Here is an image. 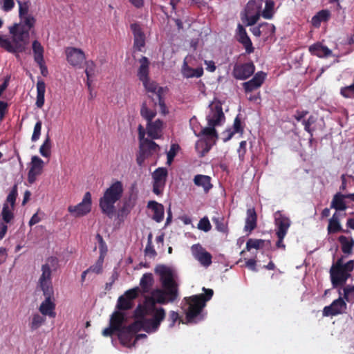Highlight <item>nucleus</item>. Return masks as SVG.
I'll use <instances>...</instances> for the list:
<instances>
[{"label": "nucleus", "instance_id": "21", "mask_svg": "<svg viewBox=\"0 0 354 354\" xmlns=\"http://www.w3.org/2000/svg\"><path fill=\"white\" fill-rule=\"evenodd\" d=\"M162 128L163 122L160 119L148 122L147 124V134L151 139L160 138L162 134Z\"/></svg>", "mask_w": 354, "mask_h": 354}, {"label": "nucleus", "instance_id": "6", "mask_svg": "<svg viewBox=\"0 0 354 354\" xmlns=\"http://www.w3.org/2000/svg\"><path fill=\"white\" fill-rule=\"evenodd\" d=\"M58 265L56 257H50L46 259V263L41 266V274L39 279L38 285L42 292L54 291L52 285V269L55 270Z\"/></svg>", "mask_w": 354, "mask_h": 354}, {"label": "nucleus", "instance_id": "18", "mask_svg": "<svg viewBox=\"0 0 354 354\" xmlns=\"http://www.w3.org/2000/svg\"><path fill=\"white\" fill-rule=\"evenodd\" d=\"M254 65L252 62L235 64L233 69V75L236 79L245 80L254 73Z\"/></svg>", "mask_w": 354, "mask_h": 354}, {"label": "nucleus", "instance_id": "16", "mask_svg": "<svg viewBox=\"0 0 354 354\" xmlns=\"http://www.w3.org/2000/svg\"><path fill=\"white\" fill-rule=\"evenodd\" d=\"M68 62L74 67L81 68L85 61L84 53L80 48L68 47L66 49Z\"/></svg>", "mask_w": 354, "mask_h": 354}, {"label": "nucleus", "instance_id": "28", "mask_svg": "<svg viewBox=\"0 0 354 354\" xmlns=\"http://www.w3.org/2000/svg\"><path fill=\"white\" fill-rule=\"evenodd\" d=\"M211 180L212 178L209 176L197 174L194 176L193 181L195 185L201 187L203 192L207 194L213 187Z\"/></svg>", "mask_w": 354, "mask_h": 354}, {"label": "nucleus", "instance_id": "17", "mask_svg": "<svg viewBox=\"0 0 354 354\" xmlns=\"http://www.w3.org/2000/svg\"><path fill=\"white\" fill-rule=\"evenodd\" d=\"M191 250L194 258L198 261L202 266L208 267L212 264V254L206 251L201 245L199 243L193 245L191 248Z\"/></svg>", "mask_w": 354, "mask_h": 354}, {"label": "nucleus", "instance_id": "3", "mask_svg": "<svg viewBox=\"0 0 354 354\" xmlns=\"http://www.w3.org/2000/svg\"><path fill=\"white\" fill-rule=\"evenodd\" d=\"M154 271L160 277L162 286L160 289L165 291V294L169 297L170 301H176L179 297V290L172 269L165 265H158Z\"/></svg>", "mask_w": 354, "mask_h": 354}, {"label": "nucleus", "instance_id": "64", "mask_svg": "<svg viewBox=\"0 0 354 354\" xmlns=\"http://www.w3.org/2000/svg\"><path fill=\"white\" fill-rule=\"evenodd\" d=\"M166 183L153 180V192L157 195L162 194Z\"/></svg>", "mask_w": 354, "mask_h": 354}, {"label": "nucleus", "instance_id": "58", "mask_svg": "<svg viewBox=\"0 0 354 354\" xmlns=\"http://www.w3.org/2000/svg\"><path fill=\"white\" fill-rule=\"evenodd\" d=\"M124 330H128L134 335L136 333H138L140 330H142L141 319L136 321L133 323L129 325L128 326L124 327Z\"/></svg>", "mask_w": 354, "mask_h": 354}, {"label": "nucleus", "instance_id": "40", "mask_svg": "<svg viewBox=\"0 0 354 354\" xmlns=\"http://www.w3.org/2000/svg\"><path fill=\"white\" fill-rule=\"evenodd\" d=\"M149 315H151V320L153 321L155 325L160 326L161 322L165 319L166 316L165 310L162 308H157L150 311Z\"/></svg>", "mask_w": 354, "mask_h": 354}, {"label": "nucleus", "instance_id": "2", "mask_svg": "<svg viewBox=\"0 0 354 354\" xmlns=\"http://www.w3.org/2000/svg\"><path fill=\"white\" fill-rule=\"evenodd\" d=\"M123 192L122 182L116 180L104 191L103 196L99 200V207L102 212L111 219L116 212L115 203L120 200Z\"/></svg>", "mask_w": 354, "mask_h": 354}, {"label": "nucleus", "instance_id": "7", "mask_svg": "<svg viewBox=\"0 0 354 354\" xmlns=\"http://www.w3.org/2000/svg\"><path fill=\"white\" fill-rule=\"evenodd\" d=\"M209 112L206 116L208 126H219L225 120L223 111L222 102L214 97L213 101L209 104Z\"/></svg>", "mask_w": 354, "mask_h": 354}, {"label": "nucleus", "instance_id": "38", "mask_svg": "<svg viewBox=\"0 0 354 354\" xmlns=\"http://www.w3.org/2000/svg\"><path fill=\"white\" fill-rule=\"evenodd\" d=\"M216 126H208L203 128L198 136L205 137L208 142L212 141L215 144L216 140L218 138V134L215 129Z\"/></svg>", "mask_w": 354, "mask_h": 354}, {"label": "nucleus", "instance_id": "41", "mask_svg": "<svg viewBox=\"0 0 354 354\" xmlns=\"http://www.w3.org/2000/svg\"><path fill=\"white\" fill-rule=\"evenodd\" d=\"M140 115L148 122L152 121L155 118L156 115V111L155 109H150L147 102H145L142 103L140 109Z\"/></svg>", "mask_w": 354, "mask_h": 354}, {"label": "nucleus", "instance_id": "48", "mask_svg": "<svg viewBox=\"0 0 354 354\" xmlns=\"http://www.w3.org/2000/svg\"><path fill=\"white\" fill-rule=\"evenodd\" d=\"M274 3L272 0H267L263 10L262 11L261 15L263 18L270 19H271L274 13Z\"/></svg>", "mask_w": 354, "mask_h": 354}, {"label": "nucleus", "instance_id": "55", "mask_svg": "<svg viewBox=\"0 0 354 354\" xmlns=\"http://www.w3.org/2000/svg\"><path fill=\"white\" fill-rule=\"evenodd\" d=\"M103 263H104V258L102 255H100V257L97 260L95 263L94 265L90 266L87 269V270H88V273L93 272L97 274L102 273V270H103Z\"/></svg>", "mask_w": 354, "mask_h": 354}, {"label": "nucleus", "instance_id": "24", "mask_svg": "<svg viewBox=\"0 0 354 354\" xmlns=\"http://www.w3.org/2000/svg\"><path fill=\"white\" fill-rule=\"evenodd\" d=\"M140 67L138 71V76L140 81L143 82V86L145 88H149L147 87V83L148 81V75H149V61L146 57H142L139 59Z\"/></svg>", "mask_w": 354, "mask_h": 354}, {"label": "nucleus", "instance_id": "62", "mask_svg": "<svg viewBox=\"0 0 354 354\" xmlns=\"http://www.w3.org/2000/svg\"><path fill=\"white\" fill-rule=\"evenodd\" d=\"M212 145L213 144L209 143V142L207 140H205V141L201 140L197 143V145H196L197 148H199L200 147H202V151H201V157L205 156L209 151V150L212 148Z\"/></svg>", "mask_w": 354, "mask_h": 354}, {"label": "nucleus", "instance_id": "26", "mask_svg": "<svg viewBox=\"0 0 354 354\" xmlns=\"http://www.w3.org/2000/svg\"><path fill=\"white\" fill-rule=\"evenodd\" d=\"M257 225V214L254 207L248 208L246 212L244 231L251 233Z\"/></svg>", "mask_w": 354, "mask_h": 354}, {"label": "nucleus", "instance_id": "51", "mask_svg": "<svg viewBox=\"0 0 354 354\" xmlns=\"http://www.w3.org/2000/svg\"><path fill=\"white\" fill-rule=\"evenodd\" d=\"M261 35L265 38L268 39L271 37L275 31V26L269 23L261 24Z\"/></svg>", "mask_w": 354, "mask_h": 354}, {"label": "nucleus", "instance_id": "27", "mask_svg": "<svg viewBox=\"0 0 354 354\" xmlns=\"http://www.w3.org/2000/svg\"><path fill=\"white\" fill-rule=\"evenodd\" d=\"M327 232L328 234H335L337 232H344L346 234L350 232L348 230H344L342 227L338 214L337 212L334 213L333 216L328 220Z\"/></svg>", "mask_w": 354, "mask_h": 354}, {"label": "nucleus", "instance_id": "46", "mask_svg": "<svg viewBox=\"0 0 354 354\" xmlns=\"http://www.w3.org/2000/svg\"><path fill=\"white\" fill-rule=\"evenodd\" d=\"M133 307V303L128 300L124 296H120L117 304L116 308L120 310H128Z\"/></svg>", "mask_w": 354, "mask_h": 354}, {"label": "nucleus", "instance_id": "33", "mask_svg": "<svg viewBox=\"0 0 354 354\" xmlns=\"http://www.w3.org/2000/svg\"><path fill=\"white\" fill-rule=\"evenodd\" d=\"M338 241L341 244V249L344 254L348 255L352 254L354 247V239L353 237L341 235L338 237Z\"/></svg>", "mask_w": 354, "mask_h": 354}, {"label": "nucleus", "instance_id": "61", "mask_svg": "<svg viewBox=\"0 0 354 354\" xmlns=\"http://www.w3.org/2000/svg\"><path fill=\"white\" fill-rule=\"evenodd\" d=\"M42 122L40 120H39L34 127L33 133L31 137V140L32 142H36L39 139L41 136Z\"/></svg>", "mask_w": 354, "mask_h": 354}, {"label": "nucleus", "instance_id": "43", "mask_svg": "<svg viewBox=\"0 0 354 354\" xmlns=\"http://www.w3.org/2000/svg\"><path fill=\"white\" fill-rule=\"evenodd\" d=\"M133 336L134 335L131 334L130 332L124 330V328H123L122 330L118 332V337L120 342H121L122 344L127 346H131Z\"/></svg>", "mask_w": 354, "mask_h": 354}, {"label": "nucleus", "instance_id": "20", "mask_svg": "<svg viewBox=\"0 0 354 354\" xmlns=\"http://www.w3.org/2000/svg\"><path fill=\"white\" fill-rule=\"evenodd\" d=\"M43 160L38 156H35L31 159V166L28 173V180L30 183H33L37 176L40 175L43 169Z\"/></svg>", "mask_w": 354, "mask_h": 354}, {"label": "nucleus", "instance_id": "53", "mask_svg": "<svg viewBox=\"0 0 354 354\" xmlns=\"http://www.w3.org/2000/svg\"><path fill=\"white\" fill-rule=\"evenodd\" d=\"M86 64V68H85V73L87 77V85L88 87L91 86L90 81L91 80V78L95 75V65L92 61H87L85 63Z\"/></svg>", "mask_w": 354, "mask_h": 354}, {"label": "nucleus", "instance_id": "23", "mask_svg": "<svg viewBox=\"0 0 354 354\" xmlns=\"http://www.w3.org/2000/svg\"><path fill=\"white\" fill-rule=\"evenodd\" d=\"M191 57H186L184 59L183 66L182 67V73L184 77L187 78L190 77H200L203 74V69L202 67H197L193 68L188 65Z\"/></svg>", "mask_w": 354, "mask_h": 354}, {"label": "nucleus", "instance_id": "30", "mask_svg": "<svg viewBox=\"0 0 354 354\" xmlns=\"http://www.w3.org/2000/svg\"><path fill=\"white\" fill-rule=\"evenodd\" d=\"M147 207L153 212V219L158 223L161 222L164 218V206L154 201L148 202Z\"/></svg>", "mask_w": 354, "mask_h": 354}, {"label": "nucleus", "instance_id": "19", "mask_svg": "<svg viewBox=\"0 0 354 354\" xmlns=\"http://www.w3.org/2000/svg\"><path fill=\"white\" fill-rule=\"evenodd\" d=\"M274 223L277 227L276 234L286 236L290 225V220L284 216L281 211H277L274 214Z\"/></svg>", "mask_w": 354, "mask_h": 354}, {"label": "nucleus", "instance_id": "47", "mask_svg": "<svg viewBox=\"0 0 354 354\" xmlns=\"http://www.w3.org/2000/svg\"><path fill=\"white\" fill-rule=\"evenodd\" d=\"M141 321L142 330L148 333L156 332L160 327L159 325H155L153 321L149 318H143Z\"/></svg>", "mask_w": 354, "mask_h": 354}, {"label": "nucleus", "instance_id": "15", "mask_svg": "<svg viewBox=\"0 0 354 354\" xmlns=\"http://www.w3.org/2000/svg\"><path fill=\"white\" fill-rule=\"evenodd\" d=\"M347 304L343 298L339 297L335 299L330 305L324 308L323 315L326 317L336 316L345 313Z\"/></svg>", "mask_w": 354, "mask_h": 354}, {"label": "nucleus", "instance_id": "5", "mask_svg": "<svg viewBox=\"0 0 354 354\" xmlns=\"http://www.w3.org/2000/svg\"><path fill=\"white\" fill-rule=\"evenodd\" d=\"M203 297L202 295H195L183 299L184 306L183 308L185 310L187 322H192L205 306V300Z\"/></svg>", "mask_w": 354, "mask_h": 354}, {"label": "nucleus", "instance_id": "12", "mask_svg": "<svg viewBox=\"0 0 354 354\" xmlns=\"http://www.w3.org/2000/svg\"><path fill=\"white\" fill-rule=\"evenodd\" d=\"M91 194L87 192L85 193L81 203L76 205H70L68 211L75 217L83 216L91 210Z\"/></svg>", "mask_w": 354, "mask_h": 354}, {"label": "nucleus", "instance_id": "1", "mask_svg": "<svg viewBox=\"0 0 354 354\" xmlns=\"http://www.w3.org/2000/svg\"><path fill=\"white\" fill-rule=\"evenodd\" d=\"M24 24H16L10 28L12 35V41L0 35V46L12 53L24 52L29 41V30L35 24V19L30 15H25L23 19Z\"/></svg>", "mask_w": 354, "mask_h": 354}, {"label": "nucleus", "instance_id": "4", "mask_svg": "<svg viewBox=\"0 0 354 354\" xmlns=\"http://www.w3.org/2000/svg\"><path fill=\"white\" fill-rule=\"evenodd\" d=\"M203 297L202 295H195L183 299L184 306L183 308L185 310L187 322H192L205 306V300Z\"/></svg>", "mask_w": 354, "mask_h": 354}, {"label": "nucleus", "instance_id": "35", "mask_svg": "<svg viewBox=\"0 0 354 354\" xmlns=\"http://www.w3.org/2000/svg\"><path fill=\"white\" fill-rule=\"evenodd\" d=\"M46 317L41 313H32L29 321L28 326L31 331H35L39 329L46 322Z\"/></svg>", "mask_w": 354, "mask_h": 354}, {"label": "nucleus", "instance_id": "10", "mask_svg": "<svg viewBox=\"0 0 354 354\" xmlns=\"http://www.w3.org/2000/svg\"><path fill=\"white\" fill-rule=\"evenodd\" d=\"M175 301H170L169 297L165 294V291L160 288H156L151 292L150 296L145 297L144 305L151 311L155 308L156 304H166L173 303Z\"/></svg>", "mask_w": 354, "mask_h": 354}, {"label": "nucleus", "instance_id": "25", "mask_svg": "<svg viewBox=\"0 0 354 354\" xmlns=\"http://www.w3.org/2000/svg\"><path fill=\"white\" fill-rule=\"evenodd\" d=\"M351 276V272L342 271V270L330 274L333 288H336L344 286Z\"/></svg>", "mask_w": 354, "mask_h": 354}, {"label": "nucleus", "instance_id": "49", "mask_svg": "<svg viewBox=\"0 0 354 354\" xmlns=\"http://www.w3.org/2000/svg\"><path fill=\"white\" fill-rule=\"evenodd\" d=\"M18 196V189L17 185L15 184L12 187L10 193L7 196L6 200L3 204H7V205L11 206L12 207H15L16 199Z\"/></svg>", "mask_w": 354, "mask_h": 354}, {"label": "nucleus", "instance_id": "54", "mask_svg": "<svg viewBox=\"0 0 354 354\" xmlns=\"http://www.w3.org/2000/svg\"><path fill=\"white\" fill-rule=\"evenodd\" d=\"M265 243L266 241L263 239H250L247 241L246 249L248 251L252 248L260 249L264 246Z\"/></svg>", "mask_w": 354, "mask_h": 354}, {"label": "nucleus", "instance_id": "34", "mask_svg": "<svg viewBox=\"0 0 354 354\" xmlns=\"http://www.w3.org/2000/svg\"><path fill=\"white\" fill-rule=\"evenodd\" d=\"M32 51L34 53V59L35 62L39 66L44 68V48L41 44L35 40L32 45Z\"/></svg>", "mask_w": 354, "mask_h": 354}, {"label": "nucleus", "instance_id": "56", "mask_svg": "<svg viewBox=\"0 0 354 354\" xmlns=\"http://www.w3.org/2000/svg\"><path fill=\"white\" fill-rule=\"evenodd\" d=\"M180 150V146L178 144H172L170 147L169 151L167 153V164L168 165H170L172 162L174 161V159L175 156H176L177 153Z\"/></svg>", "mask_w": 354, "mask_h": 354}, {"label": "nucleus", "instance_id": "11", "mask_svg": "<svg viewBox=\"0 0 354 354\" xmlns=\"http://www.w3.org/2000/svg\"><path fill=\"white\" fill-rule=\"evenodd\" d=\"M43 295L45 297V299L41 303L39 311L45 317L55 318L56 317V304L54 291L43 292Z\"/></svg>", "mask_w": 354, "mask_h": 354}, {"label": "nucleus", "instance_id": "60", "mask_svg": "<svg viewBox=\"0 0 354 354\" xmlns=\"http://www.w3.org/2000/svg\"><path fill=\"white\" fill-rule=\"evenodd\" d=\"M198 228L205 232H207L211 230L212 225L207 217L205 216L199 221L198 223Z\"/></svg>", "mask_w": 354, "mask_h": 354}, {"label": "nucleus", "instance_id": "37", "mask_svg": "<svg viewBox=\"0 0 354 354\" xmlns=\"http://www.w3.org/2000/svg\"><path fill=\"white\" fill-rule=\"evenodd\" d=\"M266 76V74L263 72L257 73L251 80L244 83L245 88H255L261 86Z\"/></svg>", "mask_w": 354, "mask_h": 354}, {"label": "nucleus", "instance_id": "31", "mask_svg": "<svg viewBox=\"0 0 354 354\" xmlns=\"http://www.w3.org/2000/svg\"><path fill=\"white\" fill-rule=\"evenodd\" d=\"M239 41H240L245 47V50L248 53H252L254 51V47L252 43L248 36L245 30L241 25H239Z\"/></svg>", "mask_w": 354, "mask_h": 354}, {"label": "nucleus", "instance_id": "39", "mask_svg": "<svg viewBox=\"0 0 354 354\" xmlns=\"http://www.w3.org/2000/svg\"><path fill=\"white\" fill-rule=\"evenodd\" d=\"M330 17V12L328 10H322L318 12L311 19L312 24L315 27H319L322 21H326Z\"/></svg>", "mask_w": 354, "mask_h": 354}, {"label": "nucleus", "instance_id": "14", "mask_svg": "<svg viewBox=\"0 0 354 354\" xmlns=\"http://www.w3.org/2000/svg\"><path fill=\"white\" fill-rule=\"evenodd\" d=\"M165 90H147V104L149 106H156L158 105L162 113L166 114L168 111L163 98Z\"/></svg>", "mask_w": 354, "mask_h": 354}, {"label": "nucleus", "instance_id": "29", "mask_svg": "<svg viewBox=\"0 0 354 354\" xmlns=\"http://www.w3.org/2000/svg\"><path fill=\"white\" fill-rule=\"evenodd\" d=\"M346 198H348L346 194L337 192L333 197L330 208L335 209L336 211H345L347 209Z\"/></svg>", "mask_w": 354, "mask_h": 354}, {"label": "nucleus", "instance_id": "42", "mask_svg": "<svg viewBox=\"0 0 354 354\" xmlns=\"http://www.w3.org/2000/svg\"><path fill=\"white\" fill-rule=\"evenodd\" d=\"M14 209L15 207H12L11 206L7 205V204L3 205L1 216L2 217V220L5 223H9L11 222L12 220L14 219Z\"/></svg>", "mask_w": 354, "mask_h": 354}, {"label": "nucleus", "instance_id": "8", "mask_svg": "<svg viewBox=\"0 0 354 354\" xmlns=\"http://www.w3.org/2000/svg\"><path fill=\"white\" fill-rule=\"evenodd\" d=\"M160 147L154 141L145 139L141 141L139 151L137 154L136 162L140 167H142L145 160L153 155L158 154Z\"/></svg>", "mask_w": 354, "mask_h": 354}, {"label": "nucleus", "instance_id": "57", "mask_svg": "<svg viewBox=\"0 0 354 354\" xmlns=\"http://www.w3.org/2000/svg\"><path fill=\"white\" fill-rule=\"evenodd\" d=\"M344 300L348 302H354V286L348 285L343 289Z\"/></svg>", "mask_w": 354, "mask_h": 354}, {"label": "nucleus", "instance_id": "45", "mask_svg": "<svg viewBox=\"0 0 354 354\" xmlns=\"http://www.w3.org/2000/svg\"><path fill=\"white\" fill-rule=\"evenodd\" d=\"M168 175L167 169L165 167H158L152 174L153 180L166 183Z\"/></svg>", "mask_w": 354, "mask_h": 354}, {"label": "nucleus", "instance_id": "63", "mask_svg": "<svg viewBox=\"0 0 354 354\" xmlns=\"http://www.w3.org/2000/svg\"><path fill=\"white\" fill-rule=\"evenodd\" d=\"M149 313L150 310L144 304H139L135 310L136 316L142 319L145 318V316Z\"/></svg>", "mask_w": 354, "mask_h": 354}, {"label": "nucleus", "instance_id": "59", "mask_svg": "<svg viewBox=\"0 0 354 354\" xmlns=\"http://www.w3.org/2000/svg\"><path fill=\"white\" fill-rule=\"evenodd\" d=\"M316 122V119L314 116L310 115L307 120H303L302 123L304 126L306 131L310 133V136H313V129L311 128V125Z\"/></svg>", "mask_w": 354, "mask_h": 354}, {"label": "nucleus", "instance_id": "9", "mask_svg": "<svg viewBox=\"0 0 354 354\" xmlns=\"http://www.w3.org/2000/svg\"><path fill=\"white\" fill-rule=\"evenodd\" d=\"M126 320V315L124 313L115 310L114 311L109 320V326L102 330V335L104 337H111L115 332L122 330L125 326H123Z\"/></svg>", "mask_w": 354, "mask_h": 354}, {"label": "nucleus", "instance_id": "52", "mask_svg": "<svg viewBox=\"0 0 354 354\" xmlns=\"http://www.w3.org/2000/svg\"><path fill=\"white\" fill-rule=\"evenodd\" d=\"M51 142L48 135L39 148V152L44 157L48 158L50 156Z\"/></svg>", "mask_w": 354, "mask_h": 354}, {"label": "nucleus", "instance_id": "13", "mask_svg": "<svg viewBox=\"0 0 354 354\" xmlns=\"http://www.w3.org/2000/svg\"><path fill=\"white\" fill-rule=\"evenodd\" d=\"M261 3L256 1L250 0L248 1L245 8L247 26H252L257 22L261 16Z\"/></svg>", "mask_w": 354, "mask_h": 354}, {"label": "nucleus", "instance_id": "36", "mask_svg": "<svg viewBox=\"0 0 354 354\" xmlns=\"http://www.w3.org/2000/svg\"><path fill=\"white\" fill-rule=\"evenodd\" d=\"M309 51L319 57H326L332 54V51L328 47L319 43L315 44L309 47Z\"/></svg>", "mask_w": 354, "mask_h": 354}, {"label": "nucleus", "instance_id": "32", "mask_svg": "<svg viewBox=\"0 0 354 354\" xmlns=\"http://www.w3.org/2000/svg\"><path fill=\"white\" fill-rule=\"evenodd\" d=\"M154 283V279L151 273H145L140 279V290L143 294L149 293Z\"/></svg>", "mask_w": 354, "mask_h": 354}, {"label": "nucleus", "instance_id": "50", "mask_svg": "<svg viewBox=\"0 0 354 354\" xmlns=\"http://www.w3.org/2000/svg\"><path fill=\"white\" fill-rule=\"evenodd\" d=\"M245 97L257 104H260L261 97L259 90H245Z\"/></svg>", "mask_w": 354, "mask_h": 354}, {"label": "nucleus", "instance_id": "44", "mask_svg": "<svg viewBox=\"0 0 354 354\" xmlns=\"http://www.w3.org/2000/svg\"><path fill=\"white\" fill-rule=\"evenodd\" d=\"M212 221L215 225L216 229L222 233L227 234L228 232L227 224L223 216L213 217Z\"/></svg>", "mask_w": 354, "mask_h": 354}, {"label": "nucleus", "instance_id": "22", "mask_svg": "<svg viewBox=\"0 0 354 354\" xmlns=\"http://www.w3.org/2000/svg\"><path fill=\"white\" fill-rule=\"evenodd\" d=\"M131 29L134 35L133 47L138 50L141 51L142 48L145 45V36L142 31L140 26L137 24H131Z\"/></svg>", "mask_w": 354, "mask_h": 354}]
</instances>
